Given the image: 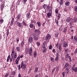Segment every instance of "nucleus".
<instances>
[{
  "mask_svg": "<svg viewBox=\"0 0 77 77\" xmlns=\"http://www.w3.org/2000/svg\"><path fill=\"white\" fill-rule=\"evenodd\" d=\"M10 62H12V58L11 57L10 58Z\"/></svg>",
  "mask_w": 77,
  "mask_h": 77,
  "instance_id": "nucleus-58",
  "label": "nucleus"
},
{
  "mask_svg": "<svg viewBox=\"0 0 77 77\" xmlns=\"http://www.w3.org/2000/svg\"><path fill=\"white\" fill-rule=\"evenodd\" d=\"M36 44L38 46H39L40 45V42H38L36 43Z\"/></svg>",
  "mask_w": 77,
  "mask_h": 77,
  "instance_id": "nucleus-45",
  "label": "nucleus"
},
{
  "mask_svg": "<svg viewBox=\"0 0 77 77\" xmlns=\"http://www.w3.org/2000/svg\"><path fill=\"white\" fill-rule=\"evenodd\" d=\"M20 48L19 47H17L16 48V50L19 53H20V52H21V51H20Z\"/></svg>",
  "mask_w": 77,
  "mask_h": 77,
  "instance_id": "nucleus-13",
  "label": "nucleus"
},
{
  "mask_svg": "<svg viewBox=\"0 0 77 77\" xmlns=\"http://www.w3.org/2000/svg\"><path fill=\"white\" fill-rule=\"evenodd\" d=\"M75 66V65L74 64L73 66L72 67V69L73 71H74L75 72H77V67H75V68H74Z\"/></svg>",
  "mask_w": 77,
  "mask_h": 77,
  "instance_id": "nucleus-4",
  "label": "nucleus"
},
{
  "mask_svg": "<svg viewBox=\"0 0 77 77\" xmlns=\"http://www.w3.org/2000/svg\"><path fill=\"white\" fill-rule=\"evenodd\" d=\"M65 5L66 6H68L69 5V2L68 1L66 2L65 3Z\"/></svg>",
  "mask_w": 77,
  "mask_h": 77,
  "instance_id": "nucleus-18",
  "label": "nucleus"
},
{
  "mask_svg": "<svg viewBox=\"0 0 77 77\" xmlns=\"http://www.w3.org/2000/svg\"><path fill=\"white\" fill-rule=\"evenodd\" d=\"M37 24H38V27H40L41 25V24L39 22H37Z\"/></svg>",
  "mask_w": 77,
  "mask_h": 77,
  "instance_id": "nucleus-23",
  "label": "nucleus"
},
{
  "mask_svg": "<svg viewBox=\"0 0 77 77\" xmlns=\"http://www.w3.org/2000/svg\"><path fill=\"white\" fill-rule=\"evenodd\" d=\"M30 13L29 12H28L26 14V17L28 18H29V17H30Z\"/></svg>",
  "mask_w": 77,
  "mask_h": 77,
  "instance_id": "nucleus-14",
  "label": "nucleus"
},
{
  "mask_svg": "<svg viewBox=\"0 0 77 77\" xmlns=\"http://www.w3.org/2000/svg\"><path fill=\"white\" fill-rule=\"evenodd\" d=\"M66 21L67 22V23H69V22H70L69 19V18L67 19L66 20Z\"/></svg>",
  "mask_w": 77,
  "mask_h": 77,
  "instance_id": "nucleus-44",
  "label": "nucleus"
},
{
  "mask_svg": "<svg viewBox=\"0 0 77 77\" xmlns=\"http://www.w3.org/2000/svg\"><path fill=\"white\" fill-rule=\"evenodd\" d=\"M17 53H15L14 54V59H16L17 58Z\"/></svg>",
  "mask_w": 77,
  "mask_h": 77,
  "instance_id": "nucleus-34",
  "label": "nucleus"
},
{
  "mask_svg": "<svg viewBox=\"0 0 77 77\" xmlns=\"http://www.w3.org/2000/svg\"><path fill=\"white\" fill-rule=\"evenodd\" d=\"M51 38V35L50 34H48V35H47L46 36V41H49V40H50V39Z\"/></svg>",
  "mask_w": 77,
  "mask_h": 77,
  "instance_id": "nucleus-1",
  "label": "nucleus"
},
{
  "mask_svg": "<svg viewBox=\"0 0 77 77\" xmlns=\"http://www.w3.org/2000/svg\"><path fill=\"white\" fill-rule=\"evenodd\" d=\"M33 36H34L33 38L35 40V41H37V40H38V37H36L37 36H38V34L36 33H33L32 34Z\"/></svg>",
  "mask_w": 77,
  "mask_h": 77,
  "instance_id": "nucleus-2",
  "label": "nucleus"
},
{
  "mask_svg": "<svg viewBox=\"0 0 77 77\" xmlns=\"http://www.w3.org/2000/svg\"><path fill=\"white\" fill-rule=\"evenodd\" d=\"M33 55L34 56V57H36L37 56V53H36V51H35L33 53Z\"/></svg>",
  "mask_w": 77,
  "mask_h": 77,
  "instance_id": "nucleus-11",
  "label": "nucleus"
},
{
  "mask_svg": "<svg viewBox=\"0 0 77 77\" xmlns=\"http://www.w3.org/2000/svg\"><path fill=\"white\" fill-rule=\"evenodd\" d=\"M55 69H56V68H54V69H52V73H53V72H54Z\"/></svg>",
  "mask_w": 77,
  "mask_h": 77,
  "instance_id": "nucleus-49",
  "label": "nucleus"
},
{
  "mask_svg": "<svg viewBox=\"0 0 77 77\" xmlns=\"http://www.w3.org/2000/svg\"><path fill=\"white\" fill-rule=\"evenodd\" d=\"M9 76V73H7L5 75V77H7Z\"/></svg>",
  "mask_w": 77,
  "mask_h": 77,
  "instance_id": "nucleus-39",
  "label": "nucleus"
},
{
  "mask_svg": "<svg viewBox=\"0 0 77 77\" xmlns=\"http://www.w3.org/2000/svg\"><path fill=\"white\" fill-rule=\"evenodd\" d=\"M58 20H59V19H60V14L59 13H58Z\"/></svg>",
  "mask_w": 77,
  "mask_h": 77,
  "instance_id": "nucleus-32",
  "label": "nucleus"
},
{
  "mask_svg": "<svg viewBox=\"0 0 77 77\" xmlns=\"http://www.w3.org/2000/svg\"><path fill=\"white\" fill-rule=\"evenodd\" d=\"M50 6L48 5L47 6V7H46V10L47 11H48V9H50Z\"/></svg>",
  "mask_w": 77,
  "mask_h": 77,
  "instance_id": "nucleus-43",
  "label": "nucleus"
},
{
  "mask_svg": "<svg viewBox=\"0 0 77 77\" xmlns=\"http://www.w3.org/2000/svg\"><path fill=\"white\" fill-rule=\"evenodd\" d=\"M72 22H70L69 23V25H70V26H71V25H72Z\"/></svg>",
  "mask_w": 77,
  "mask_h": 77,
  "instance_id": "nucleus-63",
  "label": "nucleus"
},
{
  "mask_svg": "<svg viewBox=\"0 0 77 77\" xmlns=\"http://www.w3.org/2000/svg\"><path fill=\"white\" fill-rule=\"evenodd\" d=\"M51 61H53V57H51Z\"/></svg>",
  "mask_w": 77,
  "mask_h": 77,
  "instance_id": "nucleus-64",
  "label": "nucleus"
},
{
  "mask_svg": "<svg viewBox=\"0 0 77 77\" xmlns=\"http://www.w3.org/2000/svg\"><path fill=\"white\" fill-rule=\"evenodd\" d=\"M77 18H75L74 19L73 23H75L77 22Z\"/></svg>",
  "mask_w": 77,
  "mask_h": 77,
  "instance_id": "nucleus-37",
  "label": "nucleus"
},
{
  "mask_svg": "<svg viewBox=\"0 0 77 77\" xmlns=\"http://www.w3.org/2000/svg\"><path fill=\"white\" fill-rule=\"evenodd\" d=\"M58 36H59V33H56L55 35V37L56 38Z\"/></svg>",
  "mask_w": 77,
  "mask_h": 77,
  "instance_id": "nucleus-41",
  "label": "nucleus"
},
{
  "mask_svg": "<svg viewBox=\"0 0 77 77\" xmlns=\"http://www.w3.org/2000/svg\"><path fill=\"white\" fill-rule=\"evenodd\" d=\"M21 68H23V69H24L26 68V65L25 64H24V62H22L21 63V66H20Z\"/></svg>",
  "mask_w": 77,
  "mask_h": 77,
  "instance_id": "nucleus-3",
  "label": "nucleus"
},
{
  "mask_svg": "<svg viewBox=\"0 0 77 77\" xmlns=\"http://www.w3.org/2000/svg\"><path fill=\"white\" fill-rule=\"evenodd\" d=\"M55 21L57 24V26H59V21L57 20H55Z\"/></svg>",
  "mask_w": 77,
  "mask_h": 77,
  "instance_id": "nucleus-28",
  "label": "nucleus"
},
{
  "mask_svg": "<svg viewBox=\"0 0 77 77\" xmlns=\"http://www.w3.org/2000/svg\"><path fill=\"white\" fill-rule=\"evenodd\" d=\"M55 12L56 14H58L59 12V10L58 9H56L55 10Z\"/></svg>",
  "mask_w": 77,
  "mask_h": 77,
  "instance_id": "nucleus-36",
  "label": "nucleus"
},
{
  "mask_svg": "<svg viewBox=\"0 0 77 77\" xmlns=\"http://www.w3.org/2000/svg\"><path fill=\"white\" fill-rule=\"evenodd\" d=\"M15 74H16V72L15 71L12 72L11 73V75H15Z\"/></svg>",
  "mask_w": 77,
  "mask_h": 77,
  "instance_id": "nucleus-29",
  "label": "nucleus"
},
{
  "mask_svg": "<svg viewBox=\"0 0 77 77\" xmlns=\"http://www.w3.org/2000/svg\"><path fill=\"white\" fill-rule=\"evenodd\" d=\"M29 27L31 28H33V24L32 23L30 24Z\"/></svg>",
  "mask_w": 77,
  "mask_h": 77,
  "instance_id": "nucleus-33",
  "label": "nucleus"
},
{
  "mask_svg": "<svg viewBox=\"0 0 77 77\" xmlns=\"http://www.w3.org/2000/svg\"><path fill=\"white\" fill-rule=\"evenodd\" d=\"M58 43H57L55 46L56 47H57V48H58V46H59V45H58Z\"/></svg>",
  "mask_w": 77,
  "mask_h": 77,
  "instance_id": "nucleus-53",
  "label": "nucleus"
},
{
  "mask_svg": "<svg viewBox=\"0 0 77 77\" xmlns=\"http://www.w3.org/2000/svg\"><path fill=\"white\" fill-rule=\"evenodd\" d=\"M1 8L3 9L5 6V3H2L1 4Z\"/></svg>",
  "mask_w": 77,
  "mask_h": 77,
  "instance_id": "nucleus-17",
  "label": "nucleus"
},
{
  "mask_svg": "<svg viewBox=\"0 0 77 77\" xmlns=\"http://www.w3.org/2000/svg\"><path fill=\"white\" fill-rule=\"evenodd\" d=\"M49 12V13L52 14V9L51 8V9H50Z\"/></svg>",
  "mask_w": 77,
  "mask_h": 77,
  "instance_id": "nucleus-47",
  "label": "nucleus"
},
{
  "mask_svg": "<svg viewBox=\"0 0 77 77\" xmlns=\"http://www.w3.org/2000/svg\"><path fill=\"white\" fill-rule=\"evenodd\" d=\"M59 30L60 31H62V28L60 27L59 28Z\"/></svg>",
  "mask_w": 77,
  "mask_h": 77,
  "instance_id": "nucleus-59",
  "label": "nucleus"
},
{
  "mask_svg": "<svg viewBox=\"0 0 77 77\" xmlns=\"http://www.w3.org/2000/svg\"><path fill=\"white\" fill-rule=\"evenodd\" d=\"M69 66V64L67 63L65 65L64 68H67V67H68V66Z\"/></svg>",
  "mask_w": 77,
  "mask_h": 77,
  "instance_id": "nucleus-16",
  "label": "nucleus"
},
{
  "mask_svg": "<svg viewBox=\"0 0 77 77\" xmlns=\"http://www.w3.org/2000/svg\"><path fill=\"white\" fill-rule=\"evenodd\" d=\"M63 45L64 47H66V48L68 46V44L67 43V42H64V43L63 44Z\"/></svg>",
  "mask_w": 77,
  "mask_h": 77,
  "instance_id": "nucleus-6",
  "label": "nucleus"
},
{
  "mask_svg": "<svg viewBox=\"0 0 77 77\" xmlns=\"http://www.w3.org/2000/svg\"><path fill=\"white\" fill-rule=\"evenodd\" d=\"M34 32H36V33L37 32H39V30L38 29H35Z\"/></svg>",
  "mask_w": 77,
  "mask_h": 77,
  "instance_id": "nucleus-46",
  "label": "nucleus"
},
{
  "mask_svg": "<svg viewBox=\"0 0 77 77\" xmlns=\"http://www.w3.org/2000/svg\"><path fill=\"white\" fill-rule=\"evenodd\" d=\"M22 23L23 26H27V24H26V22H25V21H23Z\"/></svg>",
  "mask_w": 77,
  "mask_h": 77,
  "instance_id": "nucleus-24",
  "label": "nucleus"
},
{
  "mask_svg": "<svg viewBox=\"0 0 77 77\" xmlns=\"http://www.w3.org/2000/svg\"><path fill=\"white\" fill-rule=\"evenodd\" d=\"M20 40H19V38H17V40H16V41H17V43H18V42H19V41Z\"/></svg>",
  "mask_w": 77,
  "mask_h": 77,
  "instance_id": "nucleus-54",
  "label": "nucleus"
},
{
  "mask_svg": "<svg viewBox=\"0 0 77 77\" xmlns=\"http://www.w3.org/2000/svg\"><path fill=\"white\" fill-rule=\"evenodd\" d=\"M67 32V27H65L64 28V30L63 31V33H66Z\"/></svg>",
  "mask_w": 77,
  "mask_h": 77,
  "instance_id": "nucleus-15",
  "label": "nucleus"
},
{
  "mask_svg": "<svg viewBox=\"0 0 77 77\" xmlns=\"http://www.w3.org/2000/svg\"><path fill=\"white\" fill-rule=\"evenodd\" d=\"M49 50H51V49H52V45H49Z\"/></svg>",
  "mask_w": 77,
  "mask_h": 77,
  "instance_id": "nucleus-38",
  "label": "nucleus"
},
{
  "mask_svg": "<svg viewBox=\"0 0 77 77\" xmlns=\"http://www.w3.org/2000/svg\"><path fill=\"white\" fill-rule=\"evenodd\" d=\"M68 51V49H66L65 50V51L66 53V52H67V51Z\"/></svg>",
  "mask_w": 77,
  "mask_h": 77,
  "instance_id": "nucleus-61",
  "label": "nucleus"
},
{
  "mask_svg": "<svg viewBox=\"0 0 77 77\" xmlns=\"http://www.w3.org/2000/svg\"><path fill=\"white\" fill-rule=\"evenodd\" d=\"M20 57H17L16 60L15 61V62L16 64L18 65V62L20 60Z\"/></svg>",
  "mask_w": 77,
  "mask_h": 77,
  "instance_id": "nucleus-8",
  "label": "nucleus"
},
{
  "mask_svg": "<svg viewBox=\"0 0 77 77\" xmlns=\"http://www.w3.org/2000/svg\"><path fill=\"white\" fill-rule=\"evenodd\" d=\"M33 52V48L32 47H31L29 49L28 53H29V54L30 55V56H32V52Z\"/></svg>",
  "mask_w": 77,
  "mask_h": 77,
  "instance_id": "nucleus-5",
  "label": "nucleus"
},
{
  "mask_svg": "<svg viewBox=\"0 0 77 77\" xmlns=\"http://www.w3.org/2000/svg\"><path fill=\"white\" fill-rule=\"evenodd\" d=\"M18 68L19 70H20V65H19L18 67Z\"/></svg>",
  "mask_w": 77,
  "mask_h": 77,
  "instance_id": "nucleus-62",
  "label": "nucleus"
},
{
  "mask_svg": "<svg viewBox=\"0 0 77 77\" xmlns=\"http://www.w3.org/2000/svg\"><path fill=\"white\" fill-rule=\"evenodd\" d=\"M17 25L18 27H20V28L23 27V24L20 22H17Z\"/></svg>",
  "mask_w": 77,
  "mask_h": 77,
  "instance_id": "nucleus-7",
  "label": "nucleus"
},
{
  "mask_svg": "<svg viewBox=\"0 0 77 77\" xmlns=\"http://www.w3.org/2000/svg\"><path fill=\"white\" fill-rule=\"evenodd\" d=\"M18 77H21V74H20V73H19L18 74Z\"/></svg>",
  "mask_w": 77,
  "mask_h": 77,
  "instance_id": "nucleus-56",
  "label": "nucleus"
},
{
  "mask_svg": "<svg viewBox=\"0 0 77 77\" xmlns=\"http://www.w3.org/2000/svg\"><path fill=\"white\" fill-rule=\"evenodd\" d=\"M51 68V66L50 65H49L48 66V69H50Z\"/></svg>",
  "mask_w": 77,
  "mask_h": 77,
  "instance_id": "nucleus-57",
  "label": "nucleus"
},
{
  "mask_svg": "<svg viewBox=\"0 0 77 77\" xmlns=\"http://www.w3.org/2000/svg\"><path fill=\"white\" fill-rule=\"evenodd\" d=\"M14 18L12 17V20L11 21V26H12L13 24H14Z\"/></svg>",
  "mask_w": 77,
  "mask_h": 77,
  "instance_id": "nucleus-10",
  "label": "nucleus"
},
{
  "mask_svg": "<svg viewBox=\"0 0 77 77\" xmlns=\"http://www.w3.org/2000/svg\"><path fill=\"white\" fill-rule=\"evenodd\" d=\"M47 51V49L46 48H45L44 49L43 51V53H45Z\"/></svg>",
  "mask_w": 77,
  "mask_h": 77,
  "instance_id": "nucleus-42",
  "label": "nucleus"
},
{
  "mask_svg": "<svg viewBox=\"0 0 77 77\" xmlns=\"http://www.w3.org/2000/svg\"><path fill=\"white\" fill-rule=\"evenodd\" d=\"M73 41H75L76 42L77 41V37L74 36L73 38Z\"/></svg>",
  "mask_w": 77,
  "mask_h": 77,
  "instance_id": "nucleus-25",
  "label": "nucleus"
},
{
  "mask_svg": "<svg viewBox=\"0 0 77 77\" xmlns=\"http://www.w3.org/2000/svg\"><path fill=\"white\" fill-rule=\"evenodd\" d=\"M14 53H15V51L14 50H13L12 51V53L11 54V56L12 57V58L14 60Z\"/></svg>",
  "mask_w": 77,
  "mask_h": 77,
  "instance_id": "nucleus-9",
  "label": "nucleus"
},
{
  "mask_svg": "<svg viewBox=\"0 0 77 77\" xmlns=\"http://www.w3.org/2000/svg\"><path fill=\"white\" fill-rule=\"evenodd\" d=\"M18 57H20V58H23V55H22L20 56H18Z\"/></svg>",
  "mask_w": 77,
  "mask_h": 77,
  "instance_id": "nucleus-52",
  "label": "nucleus"
},
{
  "mask_svg": "<svg viewBox=\"0 0 77 77\" xmlns=\"http://www.w3.org/2000/svg\"><path fill=\"white\" fill-rule=\"evenodd\" d=\"M63 0H60V5H62L63 4Z\"/></svg>",
  "mask_w": 77,
  "mask_h": 77,
  "instance_id": "nucleus-30",
  "label": "nucleus"
},
{
  "mask_svg": "<svg viewBox=\"0 0 77 77\" xmlns=\"http://www.w3.org/2000/svg\"><path fill=\"white\" fill-rule=\"evenodd\" d=\"M9 32H6L7 37H8V35H9Z\"/></svg>",
  "mask_w": 77,
  "mask_h": 77,
  "instance_id": "nucleus-55",
  "label": "nucleus"
},
{
  "mask_svg": "<svg viewBox=\"0 0 77 77\" xmlns=\"http://www.w3.org/2000/svg\"><path fill=\"white\" fill-rule=\"evenodd\" d=\"M11 57V56L10 55H9L8 57L7 60V62H8L9 60V59H10V58Z\"/></svg>",
  "mask_w": 77,
  "mask_h": 77,
  "instance_id": "nucleus-20",
  "label": "nucleus"
},
{
  "mask_svg": "<svg viewBox=\"0 0 77 77\" xmlns=\"http://www.w3.org/2000/svg\"><path fill=\"white\" fill-rule=\"evenodd\" d=\"M3 20L2 19H1L0 20V23H3Z\"/></svg>",
  "mask_w": 77,
  "mask_h": 77,
  "instance_id": "nucleus-48",
  "label": "nucleus"
},
{
  "mask_svg": "<svg viewBox=\"0 0 77 77\" xmlns=\"http://www.w3.org/2000/svg\"><path fill=\"white\" fill-rule=\"evenodd\" d=\"M24 44V41H22L21 43V47L22 48L23 47Z\"/></svg>",
  "mask_w": 77,
  "mask_h": 77,
  "instance_id": "nucleus-22",
  "label": "nucleus"
},
{
  "mask_svg": "<svg viewBox=\"0 0 77 77\" xmlns=\"http://www.w3.org/2000/svg\"><path fill=\"white\" fill-rule=\"evenodd\" d=\"M38 71V67H35V72H37Z\"/></svg>",
  "mask_w": 77,
  "mask_h": 77,
  "instance_id": "nucleus-27",
  "label": "nucleus"
},
{
  "mask_svg": "<svg viewBox=\"0 0 77 77\" xmlns=\"http://www.w3.org/2000/svg\"><path fill=\"white\" fill-rule=\"evenodd\" d=\"M59 49L60 51H61V50H62V47H61V45L60 44H59L58 45Z\"/></svg>",
  "mask_w": 77,
  "mask_h": 77,
  "instance_id": "nucleus-21",
  "label": "nucleus"
},
{
  "mask_svg": "<svg viewBox=\"0 0 77 77\" xmlns=\"http://www.w3.org/2000/svg\"><path fill=\"white\" fill-rule=\"evenodd\" d=\"M74 9H75V11L77 12V6L75 7V8Z\"/></svg>",
  "mask_w": 77,
  "mask_h": 77,
  "instance_id": "nucleus-50",
  "label": "nucleus"
},
{
  "mask_svg": "<svg viewBox=\"0 0 77 77\" xmlns=\"http://www.w3.org/2000/svg\"><path fill=\"white\" fill-rule=\"evenodd\" d=\"M59 59V56H57V57H56L55 58V60L56 62H57L58 61V59Z\"/></svg>",
  "mask_w": 77,
  "mask_h": 77,
  "instance_id": "nucleus-26",
  "label": "nucleus"
},
{
  "mask_svg": "<svg viewBox=\"0 0 77 77\" xmlns=\"http://www.w3.org/2000/svg\"><path fill=\"white\" fill-rule=\"evenodd\" d=\"M21 17V15L20 14H18V15L17 16V19L18 20H20V17Z\"/></svg>",
  "mask_w": 77,
  "mask_h": 77,
  "instance_id": "nucleus-40",
  "label": "nucleus"
},
{
  "mask_svg": "<svg viewBox=\"0 0 77 77\" xmlns=\"http://www.w3.org/2000/svg\"><path fill=\"white\" fill-rule=\"evenodd\" d=\"M52 15V13H48L47 14V16L48 17H50Z\"/></svg>",
  "mask_w": 77,
  "mask_h": 77,
  "instance_id": "nucleus-19",
  "label": "nucleus"
},
{
  "mask_svg": "<svg viewBox=\"0 0 77 77\" xmlns=\"http://www.w3.org/2000/svg\"><path fill=\"white\" fill-rule=\"evenodd\" d=\"M66 73L67 74H68V72H69V69L68 68H66Z\"/></svg>",
  "mask_w": 77,
  "mask_h": 77,
  "instance_id": "nucleus-31",
  "label": "nucleus"
},
{
  "mask_svg": "<svg viewBox=\"0 0 77 77\" xmlns=\"http://www.w3.org/2000/svg\"><path fill=\"white\" fill-rule=\"evenodd\" d=\"M27 1V0H23V3L24 5H26V2Z\"/></svg>",
  "mask_w": 77,
  "mask_h": 77,
  "instance_id": "nucleus-35",
  "label": "nucleus"
},
{
  "mask_svg": "<svg viewBox=\"0 0 77 77\" xmlns=\"http://www.w3.org/2000/svg\"><path fill=\"white\" fill-rule=\"evenodd\" d=\"M62 74L63 75V77H65V72H63L62 73Z\"/></svg>",
  "mask_w": 77,
  "mask_h": 77,
  "instance_id": "nucleus-51",
  "label": "nucleus"
},
{
  "mask_svg": "<svg viewBox=\"0 0 77 77\" xmlns=\"http://www.w3.org/2000/svg\"><path fill=\"white\" fill-rule=\"evenodd\" d=\"M33 41V37H31L29 38L28 41L29 42H32Z\"/></svg>",
  "mask_w": 77,
  "mask_h": 77,
  "instance_id": "nucleus-12",
  "label": "nucleus"
},
{
  "mask_svg": "<svg viewBox=\"0 0 77 77\" xmlns=\"http://www.w3.org/2000/svg\"><path fill=\"white\" fill-rule=\"evenodd\" d=\"M52 51L53 52H54V53H56V51H55V49H54L52 50Z\"/></svg>",
  "mask_w": 77,
  "mask_h": 77,
  "instance_id": "nucleus-60",
  "label": "nucleus"
}]
</instances>
